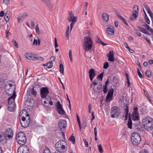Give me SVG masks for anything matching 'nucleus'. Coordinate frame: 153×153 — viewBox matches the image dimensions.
Instances as JSON below:
<instances>
[{
  "label": "nucleus",
  "mask_w": 153,
  "mask_h": 153,
  "mask_svg": "<svg viewBox=\"0 0 153 153\" xmlns=\"http://www.w3.org/2000/svg\"><path fill=\"white\" fill-rule=\"evenodd\" d=\"M151 74V72L150 71L148 70L146 72V76L148 77H150Z\"/></svg>",
  "instance_id": "44"
},
{
  "label": "nucleus",
  "mask_w": 153,
  "mask_h": 153,
  "mask_svg": "<svg viewBox=\"0 0 153 153\" xmlns=\"http://www.w3.org/2000/svg\"><path fill=\"white\" fill-rule=\"evenodd\" d=\"M40 96L42 98H46L49 93V90L47 87L42 88L40 89Z\"/></svg>",
  "instance_id": "13"
},
{
  "label": "nucleus",
  "mask_w": 153,
  "mask_h": 153,
  "mask_svg": "<svg viewBox=\"0 0 153 153\" xmlns=\"http://www.w3.org/2000/svg\"><path fill=\"white\" fill-rule=\"evenodd\" d=\"M40 44V41L39 39V38H38V39H34L33 40V44L35 45H39Z\"/></svg>",
  "instance_id": "31"
},
{
  "label": "nucleus",
  "mask_w": 153,
  "mask_h": 153,
  "mask_svg": "<svg viewBox=\"0 0 153 153\" xmlns=\"http://www.w3.org/2000/svg\"><path fill=\"white\" fill-rule=\"evenodd\" d=\"M16 94H14L10 97L8 100V110L10 111H13L15 109L16 104L14 102Z\"/></svg>",
  "instance_id": "5"
},
{
  "label": "nucleus",
  "mask_w": 153,
  "mask_h": 153,
  "mask_svg": "<svg viewBox=\"0 0 153 153\" xmlns=\"http://www.w3.org/2000/svg\"><path fill=\"white\" fill-rule=\"evenodd\" d=\"M30 94L33 96L34 97L36 96L37 93L34 90V88H33L32 89L30 90Z\"/></svg>",
  "instance_id": "33"
},
{
  "label": "nucleus",
  "mask_w": 153,
  "mask_h": 153,
  "mask_svg": "<svg viewBox=\"0 0 153 153\" xmlns=\"http://www.w3.org/2000/svg\"><path fill=\"white\" fill-rule=\"evenodd\" d=\"M25 56L27 59L33 61L36 60V55H33L30 53H26Z\"/></svg>",
  "instance_id": "19"
},
{
  "label": "nucleus",
  "mask_w": 153,
  "mask_h": 153,
  "mask_svg": "<svg viewBox=\"0 0 153 153\" xmlns=\"http://www.w3.org/2000/svg\"><path fill=\"white\" fill-rule=\"evenodd\" d=\"M35 30L36 33L39 34V27L38 26V25H37L35 27Z\"/></svg>",
  "instance_id": "55"
},
{
  "label": "nucleus",
  "mask_w": 153,
  "mask_h": 153,
  "mask_svg": "<svg viewBox=\"0 0 153 153\" xmlns=\"http://www.w3.org/2000/svg\"><path fill=\"white\" fill-rule=\"evenodd\" d=\"M144 38L146 40V41L149 43L150 45L151 44V42L150 41V40L149 38H148L147 37H146L145 36H144Z\"/></svg>",
  "instance_id": "53"
},
{
  "label": "nucleus",
  "mask_w": 153,
  "mask_h": 153,
  "mask_svg": "<svg viewBox=\"0 0 153 153\" xmlns=\"http://www.w3.org/2000/svg\"><path fill=\"white\" fill-rule=\"evenodd\" d=\"M55 59V57L54 56H52L51 58H50V60L51 61V62H53L54 61Z\"/></svg>",
  "instance_id": "63"
},
{
  "label": "nucleus",
  "mask_w": 153,
  "mask_h": 153,
  "mask_svg": "<svg viewBox=\"0 0 153 153\" xmlns=\"http://www.w3.org/2000/svg\"><path fill=\"white\" fill-rule=\"evenodd\" d=\"M26 114V117L27 118V120L24 122H21V120L20 121L21 126L24 128H26L27 127L30 123V116L28 114Z\"/></svg>",
  "instance_id": "17"
},
{
  "label": "nucleus",
  "mask_w": 153,
  "mask_h": 153,
  "mask_svg": "<svg viewBox=\"0 0 153 153\" xmlns=\"http://www.w3.org/2000/svg\"><path fill=\"white\" fill-rule=\"evenodd\" d=\"M97 42L103 46H105L107 45V44L103 42H102L101 40L99 38H98L97 40Z\"/></svg>",
  "instance_id": "34"
},
{
  "label": "nucleus",
  "mask_w": 153,
  "mask_h": 153,
  "mask_svg": "<svg viewBox=\"0 0 153 153\" xmlns=\"http://www.w3.org/2000/svg\"><path fill=\"white\" fill-rule=\"evenodd\" d=\"M89 75L91 81H92L96 75V72L93 68L91 69L89 71Z\"/></svg>",
  "instance_id": "23"
},
{
  "label": "nucleus",
  "mask_w": 153,
  "mask_h": 153,
  "mask_svg": "<svg viewBox=\"0 0 153 153\" xmlns=\"http://www.w3.org/2000/svg\"><path fill=\"white\" fill-rule=\"evenodd\" d=\"M83 43V48L85 51H88L91 50L92 46V40L89 36L84 37L82 41Z\"/></svg>",
  "instance_id": "2"
},
{
  "label": "nucleus",
  "mask_w": 153,
  "mask_h": 153,
  "mask_svg": "<svg viewBox=\"0 0 153 153\" xmlns=\"http://www.w3.org/2000/svg\"><path fill=\"white\" fill-rule=\"evenodd\" d=\"M59 68L60 69L59 70L60 72L63 74L64 75V68L63 65L62 64H60L59 65Z\"/></svg>",
  "instance_id": "39"
},
{
  "label": "nucleus",
  "mask_w": 153,
  "mask_h": 153,
  "mask_svg": "<svg viewBox=\"0 0 153 153\" xmlns=\"http://www.w3.org/2000/svg\"><path fill=\"white\" fill-rule=\"evenodd\" d=\"M10 15L9 13H6L4 16V19L6 21L8 22L10 18Z\"/></svg>",
  "instance_id": "38"
},
{
  "label": "nucleus",
  "mask_w": 153,
  "mask_h": 153,
  "mask_svg": "<svg viewBox=\"0 0 153 153\" xmlns=\"http://www.w3.org/2000/svg\"><path fill=\"white\" fill-rule=\"evenodd\" d=\"M93 87V89L95 94L98 93L100 92V90L101 88V84L100 82H98L94 81L91 85Z\"/></svg>",
  "instance_id": "9"
},
{
  "label": "nucleus",
  "mask_w": 153,
  "mask_h": 153,
  "mask_svg": "<svg viewBox=\"0 0 153 153\" xmlns=\"http://www.w3.org/2000/svg\"><path fill=\"white\" fill-rule=\"evenodd\" d=\"M39 60L41 61H43L44 60V58L41 56H37L36 60Z\"/></svg>",
  "instance_id": "56"
},
{
  "label": "nucleus",
  "mask_w": 153,
  "mask_h": 153,
  "mask_svg": "<svg viewBox=\"0 0 153 153\" xmlns=\"http://www.w3.org/2000/svg\"><path fill=\"white\" fill-rule=\"evenodd\" d=\"M120 109L117 106H114L112 107L111 110V117L112 118L117 117L120 114Z\"/></svg>",
  "instance_id": "8"
},
{
  "label": "nucleus",
  "mask_w": 153,
  "mask_h": 153,
  "mask_svg": "<svg viewBox=\"0 0 153 153\" xmlns=\"http://www.w3.org/2000/svg\"><path fill=\"white\" fill-rule=\"evenodd\" d=\"M143 25L145 27L146 29L152 33H153V30L152 29L149 25L146 23Z\"/></svg>",
  "instance_id": "30"
},
{
  "label": "nucleus",
  "mask_w": 153,
  "mask_h": 153,
  "mask_svg": "<svg viewBox=\"0 0 153 153\" xmlns=\"http://www.w3.org/2000/svg\"><path fill=\"white\" fill-rule=\"evenodd\" d=\"M107 56L108 57V60L111 62H114V53L112 51H110Z\"/></svg>",
  "instance_id": "24"
},
{
  "label": "nucleus",
  "mask_w": 153,
  "mask_h": 153,
  "mask_svg": "<svg viewBox=\"0 0 153 153\" xmlns=\"http://www.w3.org/2000/svg\"><path fill=\"white\" fill-rule=\"evenodd\" d=\"M66 142L63 140H59L55 145V147L57 148L58 152L60 153L64 152L66 151L65 145Z\"/></svg>",
  "instance_id": "4"
},
{
  "label": "nucleus",
  "mask_w": 153,
  "mask_h": 153,
  "mask_svg": "<svg viewBox=\"0 0 153 153\" xmlns=\"http://www.w3.org/2000/svg\"><path fill=\"white\" fill-rule=\"evenodd\" d=\"M123 107L124 108L125 114L123 115V118H124V120H126L128 119V115L129 112L128 108V105L125 104L124 105Z\"/></svg>",
  "instance_id": "21"
},
{
  "label": "nucleus",
  "mask_w": 153,
  "mask_h": 153,
  "mask_svg": "<svg viewBox=\"0 0 153 153\" xmlns=\"http://www.w3.org/2000/svg\"><path fill=\"white\" fill-rule=\"evenodd\" d=\"M3 3L4 4L7 5L9 4V0H3Z\"/></svg>",
  "instance_id": "54"
},
{
  "label": "nucleus",
  "mask_w": 153,
  "mask_h": 153,
  "mask_svg": "<svg viewBox=\"0 0 153 153\" xmlns=\"http://www.w3.org/2000/svg\"><path fill=\"white\" fill-rule=\"evenodd\" d=\"M114 90L113 88H111L109 91L106 96V101L110 102L112 98L114 93Z\"/></svg>",
  "instance_id": "18"
},
{
  "label": "nucleus",
  "mask_w": 153,
  "mask_h": 153,
  "mask_svg": "<svg viewBox=\"0 0 153 153\" xmlns=\"http://www.w3.org/2000/svg\"><path fill=\"white\" fill-rule=\"evenodd\" d=\"M145 17L147 23L148 24H149L150 23V21L148 16H147L146 13H145Z\"/></svg>",
  "instance_id": "45"
},
{
  "label": "nucleus",
  "mask_w": 153,
  "mask_h": 153,
  "mask_svg": "<svg viewBox=\"0 0 153 153\" xmlns=\"http://www.w3.org/2000/svg\"><path fill=\"white\" fill-rule=\"evenodd\" d=\"M123 45L128 50H129L130 48L128 47V44L126 43H123Z\"/></svg>",
  "instance_id": "62"
},
{
  "label": "nucleus",
  "mask_w": 153,
  "mask_h": 153,
  "mask_svg": "<svg viewBox=\"0 0 153 153\" xmlns=\"http://www.w3.org/2000/svg\"><path fill=\"white\" fill-rule=\"evenodd\" d=\"M106 33L110 35H113L114 33V28L111 25L109 26L106 29Z\"/></svg>",
  "instance_id": "22"
},
{
  "label": "nucleus",
  "mask_w": 153,
  "mask_h": 153,
  "mask_svg": "<svg viewBox=\"0 0 153 153\" xmlns=\"http://www.w3.org/2000/svg\"><path fill=\"white\" fill-rule=\"evenodd\" d=\"M54 47L55 48L58 47L57 40L56 38H54Z\"/></svg>",
  "instance_id": "50"
},
{
  "label": "nucleus",
  "mask_w": 153,
  "mask_h": 153,
  "mask_svg": "<svg viewBox=\"0 0 153 153\" xmlns=\"http://www.w3.org/2000/svg\"><path fill=\"white\" fill-rule=\"evenodd\" d=\"M141 137L139 134L135 132L131 134V140L132 143L134 146H137L141 141Z\"/></svg>",
  "instance_id": "6"
},
{
  "label": "nucleus",
  "mask_w": 153,
  "mask_h": 153,
  "mask_svg": "<svg viewBox=\"0 0 153 153\" xmlns=\"http://www.w3.org/2000/svg\"><path fill=\"white\" fill-rule=\"evenodd\" d=\"M43 153H51L50 150L48 148H46Z\"/></svg>",
  "instance_id": "46"
},
{
  "label": "nucleus",
  "mask_w": 153,
  "mask_h": 153,
  "mask_svg": "<svg viewBox=\"0 0 153 153\" xmlns=\"http://www.w3.org/2000/svg\"><path fill=\"white\" fill-rule=\"evenodd\" d=\"M13 86V85L11 83H7L4 87V88L5 91H9V92H7L6 93H8V95H11L12 93L14 92V90L13 89L14 88V87H13V88L12 87Z\"/></svg>",
  "instance_id": "12"
},
{
  "label": "nucleus",
  "mask_w": 153,
  "mask_h": 153,
  "mask_svg": "<svg viewBox=\"0 0 153 153\" xmlns=\"http://www.w3.org/2000/svg\"><path fill=\"white\" fill-rule=\"evenodd\" d=\"M51 97H50V98L49 99H45L46 100L45 101H44V103L45 104V106L48 107V102H49V101L51 100Z\"/></svg>",
  "instance_id": "36"
},
{
  "label": "nucleus",
  "mask_w": 153,
  "mask_h": 153,
  "mask_svg": "<svg viewBox=\"0 0 153 153\" xmlns=\"http://www.w3.org/2000/svg\"><path fill=\"white\" fill-rule=\"evenodd\" d=\"M137 71L138 75L141 78H143V76L140 72L138 68H137Z\"/></svg>",
  "instance_id": "42"
},
{
  "label": "nucleus",
  "mask_w": 153,
  "mask_h": 153,
  "mask_svg": "<svg viewBox=\"0 0 153 153\" xmlns=\"http://www.w3.org/2000/svg\"><path fill=\"white\" fill-rule=\"evenodd\" d=\"M22 16L23 18H25L28 16V14L26 12H24Z\"/></svg>",
  "instance_id": "58"
},
{
  "label": "nucleus",
  "mask_w": 153,
  "mask_h": 153,
  "mask_svg": "<svg viewBox=\"0 0 153 153\" xmlns=\"http://www.w3.org/2000/svg\"><path fill=\"white\" fill-rule=\"evenodd\" d=\"M9 138L6 136L4 132H1L0 133V142H2L4 140H8Z\"/></svg>",
  "instance_id": "25"
},
{
  "label": "nucleus",
  "mask_w": 153,
  "mask_h": 153,
  "mask_svg": "<svg viewBox=\"0 0 153 153\" xmlns=\"http://www.w3.org/2000/svg\"><path fill=\"white\" fill-rule=\"evenodd\" d=\"M152 18H153V14L151 10L147 12Z\"/></svg>",
  "instance_id": "59"
},
{
  "label": "nucleus",
  "mask_w": 153,
  "mask_h": 153,
  "mask_svg": "<svg viewBox=\"0 0 153 153\" xmlns=\"http://www.w3.org/2000/svg\"><path fill=\"white\" fill-rule=\"evenodd\" d=\"M139 7L137 5H135L133 7L132 16L133 17H131L129 19L130 21H134L138 16Z\"/></svg>",
  "instance_id": "10"
},
{
  "label": "nucleus",
  "mask_w": 153,
  "mask_h": 153,
  "mask_svg": "<svg viewBox=\"0 0 153 153\" xmlns=\"http://www.w3.org/2000/svg\"><path fill=\"white\" fill-rule=\"evenodd\" d=\"M98 147L100 152L101 153H103V151L102 145L101 144L98 145Z\"/></svg>",
  "instance_id": "41"
},
{
  "label": "nucleus",
  "mask_w": 153,
  "mask_h": 153,
  "mask_svg": "<svg viewBox=\"0 0 153 153\" xmlns=\"http://www.w3.org/2000/svg\"><path fill=\"white\" fill-rule=\"evenodd\" d=\"M102 18L103 20L106 22H108L109 20V15L106 13H102Z\"/></svg>",
  "instance_id": "26"
},
{
  "label": "nucleus",
  "mask_w": 153,
  "mask_h": 153,
  "mask_svg": "<svg viewBox=\"0 0 153 153\" xmlns=\"http://www.w3.org/2000/svg\"><path fill=\"white\" fill-rule=\"evenodd\" d=\"M126 81L127 85L128 87H129L130 85V82L129 79L128 75L127 73H126Z\"/></svg>",
  "instance_id": "32"
},
{
  "label": "nucleus",
  "mask_w": 153,
  "mask_h": 153,
  "mask_svg": "<svg viewBox=\"0 0 153 153\" xmlns=\"http://www.w3.org/2000/svg\"><path fill=\"white\" fill-rule=\"evenodd\" d=\"M144 7L145 9L146 10L147 12L151 10L147 5L145 4L144 5Z\"/></svg>",
  "instance_id": "57"
},
{
  "label": "nucleus",
  "mask_w": 153,
  "mask_h": 153,
  "mask_svg": "<svg viewBox=\"0 0 153 153\" xmlns=\"http://www.w3.org/2000/svg\"><path fill=\"white\" fill-rule=\"evenodd\" d=\"M56 108L57 111L59 114L60 115H64L65 111L63 109L62 105L61 104L60 102L58 101L57 103Z\"/></svg>",
  "instance_id": "14"
},
{
  "label": "nucleus",
  "mask_w": 153,
  "mask_h": 153,
  "mask_svg": "<svg viewBox=\"0 0 153 153\" xmlns=\"http://www.w3.org/2000/svg\"><path fill=\"white\" fill-rule=\"evenodd\" d=\"M73 134H72L71 136L69 138L70 140L72 142L73 144L75 143V140L74 136L73 135Z\"/></svg>",
  "instance_id": "37"
},
{
  "label": "nucleus",
  "mask_w": 153,
  "mask_h": 153,
  "mask_svg": "<svg viewBox=\"0 0 153 153\" xmlns=\"http://www.w3.org/2000/svg\"><path fill=\"white\" fill-rule=\"evenodd\" d=\"M134 32L135 34L139 36H141V34L137 30H134Z\"/></svg>",
  "instance_id": "49"
},
{
  "label": "nucleus",
  "mask_w": 153,
  "mask_h": 153,
  "mask_svg": "<svg viewBox=\"0 0 153 153\" xmlns=\"http://www.w3.org/2000/svg\"><path fill=\"white\" fill-rule=\"evenodd\" d=\"M142 124L144 128L147 131L153 129V118L150 116H147L143 119Z\"/></svg>",
  "instance_id": "1"
},
{
  "label": "nucleus",
  "mask_w": 153,
  "mask_h": 153,
  "mask_svg": "<svg viewBox=\"0 0 153 153\" xmlns=\"http://www.w3.org/2000/svg\"><path fill=\"white\" fill-rule=\"evenodd\" d=\"M53 65V63L51 62H49L46 64V66L48 68H51Z\"/></svg>",
  "instance_id": "35"
},
{
  "label": "nucleus",
  "mask_w": 153,
  "mask_h": 153,
  "mask_svg": "<svg viewBox=\"0 0 153 153\" xmlns=\"http://www.w3.org/2000/svg\"><path fill=\"white\" fill-rule=\"evenodd\" d=\"M17 153H29L28 149L25 145L20 146L18 149Z\"/></svg>",
  "instance_id": "16"
},
{
  "label": "nucleus",
  "mask_w": 153,
  "mask_h": 153,
  "mask_svg": "<svg viewBox=\"0 0 153 153\" xmlns=\"http://www.w3.org/2000/svg\"><path fill=\"white\" fill-rule=\"evenodd\" d=\"M59 128L60 129H64L67 126V123L65 120H61L59 123Z\"/></svg>",
  "instance_id": "20"
},
{
  "label": "nucleus",
  "mask_w": 153,
  "mask_h": 153,
  "mask_svg": "<svg viewBox=\"0 0 153 153\" xmlns=\"http://www.w3.org/2000/svg\"><path fill=\"white\" fill-rule=\"evenodd\" d=\"M69 27L68 26L66 30V32H65L66 35L67 37H69Z\"/></svg>",
  "instance_id": "47"
},
{
  "label": "nucleus",
  "mask_w": 153,
  "mask_h": 153,
  "mask_svg": "<svg viewBox=\"0 0 153 153\" xmlns=\"http://www.w3.org/2000/svg\"><path fill=\"white\" fill-rule=\"evenodd\" d=\"M103 74H104L103 72L101 73L97 76V79H99L100 80H102Z\"/></svg>",
  "instance_id": "40"
},
{
  "label": "nucleus",
  "mask_w": 153,
  "mask_h": 153,
  "mask_svg": "<svg viewBox=\"0 0 153 153\" xmlns=\"http://www.w3.org/2000/svg\"><path fill=\"white\" fill-rule=\"evenodd\" d=\"M138 28H139L140 31L142 32V33H145L146 34L150 35L151 34L149 33L148 31L147 30H146L145 29H144L143 28L141 27H140V26H138L137 27Z\"/></svg>",
  "instance_id": "28"
},
{
  "label": "nucleus",
  "mask_w": 153,
  "mask_h": 153,
  "mask_svg": "<svg viewBox=\"0 0 153 153\" xmlns=\"http://www.w3.org/2000/svg\"><path fill=\"white\" fill-rule=\"evenodd\" d=\"M23 19V17L22 16H19L17 17L18 22L19 23L20 22V21H21Z\"/></svg>",
  "instance_id": "60"
},
{
  "label": "nucleus",
  "mask_w": 153,
  "mask_h": 153,
  "mask_svg": "<svg viewBox=\"0 0 153 153\" xmlns=\"http://www.w3.org/2000/svg\"><path fill=\"white\" fill-rule=\"evenodd\" d=\"M132 122L131 118L129 117L128 119V120L127 123L128 127L130 129H131L132 128Z\"/></svg>",
  "instance_id": "29"
},
{
  "label": "nucleus",
  "mask_w": 153,
  "mask_h": 153,
  "mask_svg": "<svg viewBox=\"0 0 153 153\" xmlns=\"http://www.w3.org/2000/svg\"><path fill=\"white\" fill-rule=\"evenodd\" d=\"M16 140L19 144L21 145L26 143L27 139L25 134L23 132H19L16 135Z\"/></svg>",
  "instance_id": "3"
},
{
  "label": "nucleus",
  "mask_w": 153,
  "mask_h": 153,
  "mask_svg": "<svg viewBox=\"0 0 153 153\" xmlns=\"http://www.w3.org/2000/svg\"><path fill=\"white\" fill-rule=\"evenodd\" d=\"M132 119L134 121H138L140 119L138 108L137 106H134L131 114Z\"/></svg>",
  "instance_id": "11"
},
{
  "label": "nucleus",
  "mask_w": 153,
  "mask_h": 153,
  "mask_svg": "<svg viewBox=\"0 0 153 153\" xmlns=\"http://www.w3.org/2000/svg\"><path fill=\"white\" fill-rule=\"evenodd\" d=\"M7 138H9V140L11 139L13 136V130L10 128H8L5 129L4 132Z\"/></svg>",
  "instance_id": "15"
},
{
  "label": "nucleus",
  "mask_w": 153,
  "mask_h": 153,
  "mask_svg": "<svg viewBox=\"0 0 153 153\" xmlns=\"http://www.w3.org/2000/svg\"><path fill=\"white\" fill-rule=\"evenodd\" d=\"M68 55L69 56V58L70 59V60L71 62H72V51L71 50H70L69 51V52L68 53Z\"/></svg>",
  "instance_id": "43"
},
{
  "label": "nucleus",
  "mask_w": 153,
  "mask_h": 153,
  "mask_svg": "<svg viewBox=\"0 0 153 153\" xmlns=\"http://www.w3.org/2000/svg\"><path fill=\"white\" fill-rule=\"evenodd\" d=\"M139 153H148V152L147 150H144L140 151Z\"/></svg>",
  "instance_id": "64"
},
{
  "label": "nucleus",
  "mask_w": 153,
  "mask_h": 153,
  "mask_svg": "<svg viewBox=\"0 0 153 153\" xmlns=\"http://www.w3.org/2000/svg\"><path fill=\"white\" fill-rule=\"evenodd\" d=\"M117 15L118 16L119 18L123 22V20H124L125 19L123 18V16H121V15H120L118 13H117Z\"/></svg>",
  "instance_id": "52"
},
{
  "label": "nucleus",
  "mask_w": 153,
  "mask_h": 153,
  "mask_svg": "<svg viewBox=\"0 0 153 153\" xmlns=\"http://www.w3.org/2000/svg\"><path fill=\"white\" fill-rule=\"evenodd\" d=\"M68 15V20L69 22H72L70 24V29L71 30L74 25L76 22L77 18L74 16V13L71 12L69 13Z\"/></svg>",
  "instance_id": "7"
},
{
  "label": "nucleus",
  "mask_w": 153,
  "mask_h": 153,
  "mask_svg": "<svg viewBox=\"0 0 153 153\" xmlns=\"http://www.w3.org/2000/svg\"><path fill=\"white\" fill-rule=\"evenodd\" d=\"M12 42L13 43L14 45L15 46V47L17 48L19 47L18 44L16 41L15 40H13L12 41Z\"/></svg>",
  "instance_id": "51"
},
{
  "label": "nucleus",
  "mask_w": 153,
  "mask_h": 153,
  "mask_svg": "<svg viewBox=\"0 0 153 153\" xmlns=\"http://www.w3.org/2000/svg\"><path fill=\"white\" fill-rule=\"evenodd\" d=\"M109 64L108 62H106L104 63L103 68L104 69H107L108 67Z\"/></svg>",
  "instance_id": "48"
},
{
  "label": "nucleus",
  "mask_w": 153,
  "mask_h": 153,
  "mask_svg": "<svg viewBox=\"0 0 153 153\" xmlns=\"http://www.w3.org/2000/svg\"><path fill=\"white\" fill-rule=\"evenodd\" d=\"M109 81L107 80L105 82V85L103 86V93L104 94H105L107 92V85L109 83Z\"/></svg>",
  "instance_id": "27"
},
{
  "label": "nucleus",
  "mask_w": 153,
  "mask_h": 153,
  "mask_svg": "<svg viewBox=\"0 0 153 153\" xmlns=\"http://www.w3.org/2000/svg\"><path fill=\"white\" fill-rule=\"evenodd\" d=\"M83 141L84 142V143H85V146L86 147H88V142L86 141V140L85 139H84L83 140Z\"/></svg>",
  "instance_id": "61"
}]
</instances>
